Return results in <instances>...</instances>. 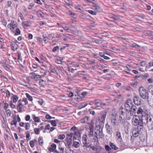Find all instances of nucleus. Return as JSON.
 Segmentation results:
<instances>
[{"instance_id": "1", "label": "nucleus", "mask_w": 153, "mask_h": 153, "mask_svg": "<svg viewBox=\"0 0 153 153\" xmlns=\"http://www.w3.org/2000/svg\"><path fill=\"white\" fill-rule=\"evenodd\" d=\"M137 113L138 114H141L142 115H143V114H145V115L149 114L150 112L146 105H143L139 107Z\"/></svg>"}, {"instance_id": "2", "label": "nucleus", "mask_w": 153, "mask_h": 153, "mask_svg": "<svg viewBox=\"0 0 153 153\" xmlns=\"http://www.w3.org/2000/svg\"><path fill=\"white\" fill-rule=\"evenodd\" d=\"M139 92L141 97L143 99H145L148 97H150L148 96V93L147 92L146 88L143 87H141L139 89Z\"/></svg>"}, {"instance_id": "3", "label": "nucleus", "mask_w": 153, "mask_h": 153, "mask_svg": "<svg viewBox=\"0 0 153 153\" xmlns=\"http://www.w3.org/2000/svg\"><path fill=\"white\" fill-rule=\"evenodd\" d=\"M123 110V109L122 108L119 111V114L120 116H121V118L128 120H130L131 119V117L129 115H128V112L127 111H124Z\"/></svg>"}, {"instance_id": "4", "label": "nucleus", "mask_w": 153, "mask_h": 153, "mask_svg": "<svg viewBox=\"0 0 153 153\" xmlns=\"http://www.w3.org/2000/svg\"><path fill=\"white\" fill-rule=\"evenodd\" d=\"M133 105L131 100L130 99H128L125 103V108L126 111H129V109Z\"/></svg>"}, {"instance_id": "5", "label": "nucleus", "mask_w": 153, "mask_h": 153, "mask_svg": "<svg viewBox=\"0 0 153 153\" xmlns=\"http://www.w3.org/2000/svg\"><path fill=\"white\" fill-rule=\"evenodd\" d=\"M64 142L63 141L60 142L58 146V150H56L55 152L56 153H64Z\"/></svg>"}, {"instance_id": "6", "label": "nucleus", "mask_w": 153, "mask_h": 153, "mask_svg": "<svg viewBox=\"0 0 153 153\" xmlns=\"http://www.w3.org/2000/svg\"><path fill=\"white\" fill-rule=\"evenodd\" d=\"M140 118L138 115L134 116L132 120V123L134 126H137L139 124L140 122Z\"/></svg>"}, {"instance_id": "7", "label": "nucleus", "mask_w": 153, "mask_h": 153, "mask_svg": "<svg viewBox=\"0 0 153 153\" xmlns=\"http://www.w3.org/2000/svg\"><path fill=\"white\" fill-rule=\"evenodd\" d=\"M94 103L97 107L104 108V107L106 106L107 105L105 103H103L100 100H94Z\"/></svg>"}, {"instance_id": "8", "label": "nucleus", "mask_w": 153, "mask_h": 153, "mask_svg": "<svg viewBox=\"0 0 153 153\" xmlns=\"http://www.w3.org/2000/svg\"><path fill=\"white\" fill-rule=\"evenodd\" d=\"M87 136L86 135H83L82 138V143L83 144V147H85L86 148H88L89 147V146H90V144L89 143H88L86 137Z\"/></svg>"}, {"instance_id": "9", "label": "nucleus", "mask_w": 153, "mask_h": 153, "mask_svg": "<svg viewBox=\"0 0 153 153\" xmlns=\"http://www.w3.org/2000/svg\"><path fill=\"white\" fill-rule=\"evenodd\" d=\"M142 100L138 96H134L133 98V102L134 104L139 105L142 103Z\"/></svg>"}, {"instance_id": "10", "label": "nucleus", "mask_w": 153, "mask_h": 153, "mask_svg": "<svg viewBox=\"0 0 153 153\" xmlns=\"http://www.w3.org/2000/svg\"><path fill=\"white\" fill-rule=\"evenodd\" d=\"M147 115H145L144 116L143 115H142L141 118H140V124H147Z\"/></svg>"}, {"instance_id": "11", "label": "nucleus", "mask_w": 153, "mask_h": 153, "mask_svg": "<svg viewBox=\"0 0 153 153\" xmlns=\"http://www.w3.org/2000/svg\"><path fill=\"white\" fill-rule=\"evenodd\" d=\"M117 116L116 114L115 113L111 114V120L112 124L114 126H115L116 125L117 118Z\"/></svg>"}, {"instance_id": "12", "label": "nucleus", "mask_w": 153, "mask_h": 153, "mask_svg": "<svg viewBox=\"0 0 153 153\" xmlns=\"http://www.w3.org/2000/svg\"><path fill=\"white\" fill-rule=\"evenodd\" d=\"M106 115V112H105L104 114L102 115L101 117L100 118V117H99L98 118L97 120V122H99L100 123L101 122V123H102L103 125L105 122Z\"/></svg>"}, {"instance_id": "13", "label": "nucleus", "mask_w": 153, "mask_h": 153, "mask_svg": "<svg viewBox=\"0 0 153 153\" xmlns=\"http://www.w3.org/2000/svg\"><path fill=\"white\" fill-rule=\"evenodd\" d=\"M50 68L49 71H48V72L50 74L51 76H56V71L53 66L50 65Z\"/></svg>"}, {"instance_id": "14", "label": "nucleus", "mask_w": 153, "mask_h": 153, "mask_svg": "<svg viewBox=\"0 0 153 153\" xmlns=\"http://www.w3.org/2000/svg\"><path fill=\"white\" fill-rule=\"evenodd\" d=\"M65 140H66L67 143H64V144H65L67 148H70L72 143V139H71V138H68V137H66L65 139Z\"/></svg>"}, {"instance_id": "15", "label": "nucleus", "mask_w": 153, "mask_h": 153, "mask_svg": "<svg viewBox=\"0 0 153 153\" xmlns=\"http://www.w3.org/2000/svg\"><path fill=\"white\" fill-rule=\"evenodd\" d=\"M105 128L106 129L107 133L109 135H111L113 133V131L110 126L107 123L105 125Z\"/></svg>"}, {"instance_id": "16", "label": "nucleus", "mask_w": 153, "mask_h": 153, "mask_svg": "<svg viewBox=\"0 0 153 153\" xmlns=\"http://www.w3.org/2000/svg\"><path fill=\"white\" fill-rule=\"evenodd\" d=\"M19 104L17 106V109L18 110V112L21 113L22 112V108L24 105V103L21 102L20 100L18 101Z\"/></svg>"}, {"instance_id": "17", "label": "nucleus", "mask_w": 153, "mask_h": 153, "mask_svg": "<svg viewBox=\"0 0 153 153\" xmlns=\"http://www.w3.org/2000/svg\"><path fill=\"white\" fill-rule=\"evenodd\" d=\"M99 126L100 128L99 131V135L100 138H102L104 137V134H103L102 132L103 126H101V125H99Z\"/></svg>"}, {"instance_id": "18", "label": "nucleus", "mask_w": 153, "mask_h": 153, "mask_svg": "<svg viewBox=\"0 0 153 153\" xmlns=\"http://www.w3.org/2000/svg\"><path fill=\"white\" fill-rule=\"evenodd\" d=\"M11 47L12 50L14 51L16 50L18 48V46L14 42H12L11 44Z\"/></svg>"}, {"instance_id": "19", "label": "nucleus", "mask_w": 153, "mask_h": 153, "mask_svg": "<svg viewBox=\"0 0 153 153\" xmlns=\"http://www.w3.org/2000/svg\"><path fill=\"white\" fill-rule=\"evenodd\" d=\"M147 100L149 104L151 107H153V97H148Z\"/></svg>"}, {"instance_id": "20", "label": "nucleus", "mask_w": 153, "mask_h": 153, "mask_svg": "<svg viewBox=\"0 0 153 153\" xmlns=\"http://www.w3.org/2000/svg\"><path fill=\"white\" fill-rule=\"evenodd\" d=\"M137 108L136 106L135 105H133L129 109V111H131V112H132L134 113L135 114L137 113Z\"/></svg>"}, {"instance_id": "21", "label": "nucleus", "mask_w": 153, "mask_h": 153, "mask_svg": "<svg viewBox=\"0 0 153 153\" xmlns=\"http://www.w3.org/2000/svg\"><path fill=\"white\" fill-rule=\"evenodd\" d=\"M58 121L57 120H48V123H49L53 126H56L57 125V122Z\"/></svg>"}, {"instance_id": "22", "label": "nucleus", "mask_w": 153, "mask_h": 153, "mask_svg": "<svg viewBox=\"0 0 153 153\" xmlns=\"http://www.w3.org/2000/svg\"><path fill=\"white\" fill-rule=\"evenodd\" d=\"M89 119L88 117L86 116L84 118H83L80 120V122L82 123H85L88 122V120Z\"/></svg>"}, {"instance_id": "23", "label": "nucleus", "mask_w": 153, "mask_h": 153, "mask_svg": "<svg viewBox=\"0 0 153 153\" xmlns=\"http://www.w3.org/2000/svg\"><path fill=\"white\" fill-rule=\"evenodd\" d=\"M116 136L118 140L120 141L122 140V139L121 133L119 131H117L116 132Z\"/></svg>"}, {"instance_id": "24", "label": "nucleus", "mask_w": 153, "mask_h": 153, "mask_svg": "<svg viewBox=\"0 0 153 153\" xmlns=\"http://www.w3.org/2000/svg\"><path fill=\"white\" fill-rule=\"evenodd\" d=\"M148 91L149 93H151V94L153 97V85H151L149 86Z\"/></svg>"}, {"instance_id": "25", "label": "nucleus", "mask_w": 153, "mask_h": 153, "mask_svg": "<svg viewBox=\"0 0 153 153\" xmlns=\"http://www.w3.org/2000/svg\"><path fill=\"white\" fill-rule=\"evenodd\" d=\"M60 27H62L65 31H68L69 29L68 27L66 26V24L64 23L62 24Z\"/></svg>"}, {"instance_id": "26", "label": "nucleus", "mask_w": 153, "mask_h": 153, "mask_svg": "<svg viewBox=\"0 0 153 153\" xmlns=\"http://www.w3.org/2000/svg\"><path fill=\"white\" fill-rule=\"evenodd\" d=\"M56 145L54 143H52L51 147L48 148L49 151L55 150L56 148Z\"/></svg>"}, {"instance_id": "27", "label": "nucleus", "mask_w": 153, "mask_h": 153, "mask_svg": "<svg viewBox=\"0 0 153 153\" xmlns=\"http://www.w3.org/2000/svg\"><path fill=\"white\" fill-rule=\"evenodd\" d=\"M138 127L137 128V131L139 132L141 131L142 130H143V124H140V123L138 125Z\"/></svg>"}, {"instance_id": "28", "label": "nucleus", "mask_w": 153, "mask_h": 153, "mask_svg": "<svg viewBox=\"0 0 153 153\" xmlns=\"http://www.w3.org/2000/svg\"><path fill=\"white\" fill-rule=\"evenodd\" d=\"M153 66V60L151 61L148 63V65L146 66V69L148 70V69L150 67Z\"/></svg>"}, {"instance_id": "29", "label": "nucleus", "mask_w": 153, "mask_h": 153, "mask_svg": "<svg viewBox=\"0 0 153 153\" xmlns=\"http://www.w3.org/2000/svg\"><path fill=\"white\" fill-rule=\"evenodd\" d=\"M32 117L33 118L35 122H40V119L39 118V117H36L35 115H32Z\"/></svg>"}, {"instance_id": "30", "label": "nucleus", "mask_w": 153, "mask_h": 153, "mask_svg": "<svg viewBox=\"0 0 153 153\" xmlns=\"http://www.w3.org/2000/svg\"><path fill=\"white\" fill-rule=\"evenodd\" d=\"M8 27L10 28V29L13 31L14 29L16 27V24L14 25L12 24H10L8 25Z\"/></svg>"}, {"instance_id": "31", "label": "nucleus", "mask_w": 153, "mask_h": 153, "mask_svg": "<svg viewBox=\"0 0 153 153\" xmlns=\"http://www.w3.org/2000/svg\"><path fill=\"white\" fill-rule=\"evenodd\" d=\"M149 129L152 130L153 129V120L150 123H149L147 125Z\"/></svg>"}, {"instance_id": "32", "label": "nucleus", "mask_w": 153, "mask_h": 153, "mask_svg": "<svg viewBox=\"0 0 153 153\" xmlns=\"http://www.w3.org/2000/svg\"><path fill=\"white\" fill-rule=\"evenodd\" d=\"M80 146V144L79 142L74 141L73 146L76 148H77Z\"/></svg>"}, {"instance_id": "33", "label": "nucleus", "mask_w": 153, "mask_h": 153, "mask_svg": "<svg viewBox=\"0 0 153 153\" xmlns=\"http://www.w3.org/2000/svg\"><path fill=\"white\" fill-rule=\"evenodd\" d=\"M132 133L134 137H137L138 136L139 134V132L137 131H136V130H135L132 132Z\"/></svg>"}, {"instance_id": "34", "label": "nucleus", "mask_w": 153, "mask_h": 153, "mask_svg": "<svg viewBox=\"0 0 153 153\" xmlns=\"http://www.w3.org/2000/svg\"><path fill=\"white\" fill-rule=\"evenodd\" d=\"M37 14L39 17H45V14L42 12H38Z\"/></svg>"}, {"instance_id": "35", "label": "nucleus", "mask_w": 153, "mask_h": 153, "mask_svg": "<svg viewBox=\"0 0 153 153\" xmlns=\"http://www.w3.org/2000/svg\"><path fill=\"white\" fill-rule=\"evenodd\" d=\"M12 99H13V103H16L18 99V97H17L16 95H13L12 97Z\"/></svg>"}, {"instance_id": "36", "label": "nucleus", "mask_w": 153, "mask_h": 153, "mask_svg": "<svg viewBox=\"0 0 153 153\" xmlns=\"http://www.w3.org/2000/svg\"><path fill=\"white\" fill-rule=\"evenodd\" d=\"M110 145L111 148L114 150H116L118 149V148L113 143L110 142Z\"/></svg>"}, {"instance_id": "37", "label": "nucleus", "mask_w": 153, "mask_h": 153, "mask_svg": "<svg viewBox=\"0 0 153 153\" xmlns=\"http://www.w3.org/2000/svg\"><path fill=\"white\" fill-rule=\"evenodd\" d=\"M89 130H94V126L93 123L91 122V123L89 125Z\"/></svg>"}, {"instance_id": "38", "label": "nucleus", "mask_w": 153, "mask_h": 153, "mask_svg": "<svg viewBox=\"0 0 153 153\" xmlns=\"http://www.w3.org/2000/svg\"><path fill=\"white\" fill-rule=\"evenodd\" d=\"M20 30L19 28H16V32L15 33V35H18L20 34Z\"/></svg>"}, {"instance_id": "39", "label": "nucleus", "mask_w": 153, "mask_h": 153, "mask_svg": "<svg viewBox=\"0 0 153 153\" xmlns=\"http://www.w3.org/2000/svg\"><path fill=\"white\" fill-rule=\"evenodd\" d=\"M17 53L18 54V58L17 59L21 60L22 59V58L20 52V51H17Z\"/></svg>"}, {"instance_id": "40", "label": "nucleus", "mask_w": 153, "mask_h": 153, "mask_svg": "<svg viewBox=\"0 0 153 153\" xmlns=\"http://www.w3.org/2000/svg\"><path fill=\"white\" fill-rule=\"evenodd\" d=\"M26 95L27 97L28 98L29 100L32 101L33 100V98L32 97L28 94L27 93L26 94Z\"/></svg>"}, {"instance_id": "41", "label": "nucleus", "mask_w": 153, "mask_h": 153, "mask_svg": "<svg viewBox=\"0 0 153 153\" xmlns=\"http://www.w3.org/2000/svg\"><path fill=\"white\" fill-rule=\"evenodd\" d=\"M55 27L53 25L52 26L48 25V30H55Z\"/></svg>"}, {"instance_id": "42", "label": "nucleus", "mask_w": 153, "mask_h": 153, "mask_svg": "<svg viewBox=\"0 0 153 153\" xmlns=\"http://www.w3.org/2000/svg\"><path fill=\"white\" fill-rule=\"evenodd\" d=\"M17 121L16 120H13L10 123L11 125H14L16 127V124L17 123Z\"/></svg>"}, {"instance_id": "43", "label": "nucleus", "mask_w": 153, "mask_h": 153, "mask_svg": "<svg viewBox=\"0 0 153 153\" xmlns=\"http://www.w3.org/2000/svg\"><path fill=\"white\" fill-rule=\"evenodd\" d=\"M147 124L149 123H150L151 122H152V119L151 118V117L149 115H147Z\"/></svg>"}, {"instance_id": "44", "label": "nucleus", "mask_w": 153, "mask_h": 153, "mask_svg": "<svg viewBox=\"0 0 153 153\" xmlns=\"http://www.w3.org/2000/svg\"><path fill=\"white\" fill-rule=\"evenodd\" d=\"M23 24L24 25V26L26 27H28L30 25L29 22L28 21L25 22L23 23Z\"/></svg>"}, {"instance_id": "45", "label": "nucleus", "mask_w": 153, "mask_h": 153, "mask_svg": "<svg viewBox=\"0 0 153 153\" xmlns=\"http://www.w3.org/2000/svg\"><path fill=\"white\" fill-rule=\"evenodd\" d=\"M65 137L64 134H60L58 137V138L61 140H63Z\"/></svg>"}, {"instance_id": "46", "label": "nucleus", "mask_w": 153, "mask_h": 153, "mask_svg": "<svg viewBox=\"0 0 153 153\" xmlns=\"http://www.w3.org/2000/svg\"><path fill=\"white\" fill-rule=\"evenodd\" d=\"M128 112V115H129L128 114H129L130 117H131L132 116H134L135 115H135V114L133 112H131V111H127Z\"/></svg>"}, {"instance_id": "47", "label": "nucleus", "mask_w": 153, "mask_h": 153, "mask_svg": "<svg viewBox=\"0 0 153 153\" xmlns=\"http://www.w3.org/2000/svg\"><path fill=\"white\" fill-rule=\"evenodd\" d=\"M90 131L88 134V136L91 137L93 135L94 130H89Z\"/></svg>"}, {"instance_id": "48", "label": "nucleus", "mask_w": 153, "mask_h": 153, "mask_svg": "<svg viewBox=\"0 0 153 153\" xmlns=\"http://www.w3.org/2000/svg\"><path fill=\"white\" fill-rule=\"evenodd\" d=\"M78 74L79 75V74L78 73H77L76 74V75H73L71 76V77H70V78L71 79H76V75H77Z\"/></svg>"}, {"instance_id": "49", "label": "nucleus", "mask_w": 153, "mask_h": 153, "mask_svg": "<svg viewBox=\"0 0 153 153\" xmlns=\"http://www.w3.org/2000/svg\"><path fill=\"white\" fill-rule=\"evenodd\" d=\"M41 77V76L40 75L36 74L33 79L36 81H37L39 80V79Z\"/></svg>"}, {"instance_id": "50", "label": "nucleus", "mask_w": 153, "mask_h": 153, "mask_svg": "<svg viewBox=\"0 0 153 153\" xmlns=\"http://www.w3.org/2000/svg\"><path fill=\"white\" fill-rule=\"evenodd\" d=\"M146 34L150 35H153V32L149 30H146L145 31Z\"/></svg>"}, {"instance_id": "51", "label": "nucleus", "mask_w": 153, "mask_h": 153, "mask_svg": "<svg viewBox=\"0 0 153 153\" xmlns=\"http://www.w3.org/2000/svg\"><path fill=\"white\" fill-rule=\"evenodd\" d=\"M147 63L146 61H143L140 62V64L142 66H145Z\"/></svg>"}, {"instance_id": "52", "label": "nucleus", "mask_w": 153, "mask_h": 153, "mask_svg": "<svg viewBox=\"0 0 153 153\" xmlns=\"http://www.w3.org/2000/svg\"><path fill=\"white\" fill-rule=\"evenodd\" d=\"M30 77L32 79H34L36 75V74L34 73L33 72L30 73Z\"/></svg>"}, {"instance_id": "53", "label": "nucleus", "mask_w": 153, "mask_h": 153, "mask_svg": "<svg viewBox=\"0 0 153 153\" xmlns=\"http://www.w3.org/2000/svg\"><path fill=\"white\" fill-rule=\"evenodd\" d=\"M34 131L35 133L36 134H39V128H34Z\"/></svg>"}, {"instance_id": "54", "label": "nucleus", "mask_w": 153, "mask_h": 153, "mask_svg": "<svg viewBox=\"0 0 153 153\" xmlns=\"http://www.w3.org/2000/svg\"><path fill=\"white\" fill-rule=\"evenodd\" d=\"M44 39L43 41L46 43H47L48 42V37L46 36H43Z\"/></svg>"}, {"instance_id": "55", "label": "nucleus", "mask_w": 153, "mask_h": 153, "mask_svg": "<svg viewBox=\"0 0 153 153\" xmlns=\"http://www.w3.org/2000/svg\"><path fill=\"white\" fill-rule=\"evenodd\" d=\"M92 144H90V146H89V147L91 148L93 150L95 151H97L98 150L97 148L95 147L94 146H92Z\"/></svg>"}, {"instance_id": "56", "label": "nucleus", "mask_w": 153, "mask_h": 153, "mask_svg": "<svg viewBox=\"0 0 153 153\" xmlns=\"http://www.w3.org/2000/svg\"><path fill=\"white\" fill-rule=\"evenodd\" d=\"M30 125L29 123H26L25 126V129L26 130H28L30 128Z\"/></svg>"}, {"instance_id": "57", "label": "nucleus", "mask_w": 153, "mask_h": 153, "mask_svg": "<svg viewBox=\"0 0 153 153\" xmlns=\"http://www.w3.org/2000/svg\"><path fill=\"white\" fill-rule=\"evenodd\" d=\"M38 140L39 144L40 145L42 146L43 145V142L42 141V140L41 139V138L40 137L39 138Z\"/></svg>"}, {"instance_id": "58", "label": "nucleus", "mask_w": 153, "mask_h": 153, "mask_svg": "<svg viewBox=\"0 0 153 153\" xmlns=\"http://www.w3.org/2000/svg\"><path fill=\"white\" fill-rule=\"evenodd\" d=\"M95 10L96 11L98 12H101L102 10L101 8L99 6H97V7L95 8Z\"/></svg>"}, {"instance_id": "59", "label": "nucleus", "mask_w": 153, "mask_h": 153, "mask_svg": "<svg viewBox=\"0 0 153 153\" xmlns=\"http://www.w3.org/2000/svg\"><path fill=\"white\" fill-rule=\"evenodd\" d=\"M106 150L108 151H110L111 150V148L108 145H105V146Z\"/></svg>"}, {"instance_id": "60", "label": "nucleus", "mask_w": 153, "mask_h": 153, "mask_svg": "<svg viewBox=\"0 0 153 153\" xmlns=\"http://www.w3.org/2000/svg\"><path fill=\"white\" fill-rule=\"evenodd\" d=\"M59 49V46H56V47H54L52 49V51L53 52H55L57 50H58Z\"/></svg>"}, {"instance_id": "61", "label": "nucleus", "mask_w": 153, "mask_h": 153, "mask_svg": "<svg viewBox=\"0 0 153 153\" xmlns=\"http://www.w3.org/2000/svg\"><path fill=\"white\" fill-rule=\"evenodd\" d=\"M76 100L78 102L82 100V98L80 96H78L75 98Z\"/></svg>"}, {"instance_id": "62", "label": "nucleus", "mask_w": 153, "mask_h": 153, "mask_svg": "<svg viewBox=\"0 0 153 153\" xmlns=\"http://www.w3.org/2000/svg\"><path fill=\"white\" fill-rule=\"evenodd\" d=\"M88 12L90 13V14H92V15H96L97 13H96L95 12V11H93L92 10H88Z\"/></svg>"}, {"instance_id": "63", "label": "nucleus", "mask_w": 153, "mask_h": 153, "mask_svg": "<svg viewBox=\"0 0 153 153\" xmlns=\"http://www.w3.org/2000/svg\"><path fill=\"white\" fill-rule=\"evenodd\" d=\"M88 61L89 62V64H94V60H90L89 59H88Z\"/></svg>"}, {"instance_id": "64", "label": "nucleus", "mask_w": 153, "mask_h": 153, "mask_svg": "<svg viewBox=\"0 0 153 153\" xmlns=\"http://www.w3.org/2000/svg\"><path fill=\"white\" fill-rule=\"evenodd\" d=\"M30 144L31 147H33L34 146V142L33 140H31L30 141Z\"/></svg>"}]
</instances>
